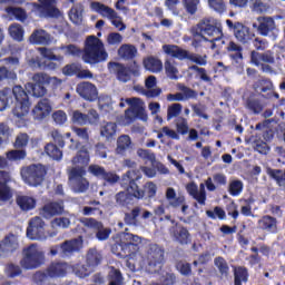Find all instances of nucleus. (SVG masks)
I'll return each mask as SVG.
<instances>
[{"label":"nucleus","mask_w":285,"mask_h":285,"mask_svg":"<svg viewBox=\"0 0 285 285\" xmlns=\"http://www.w3.org/2000/svg\"><path fill=\"white\" fill-rule=\"evenodd\" d=\"M142 66L145 69H147L149 72H153L154 75H157L164 70V62L161 61V59L155 56H148L147 58H144Z\"/></svg>","instance_id":"nucleus-32"},{"label":"nucleus","mask_w":285,"mask_h":285,"mask_svg":"<svg viewBox=\"0 0 285 285\" xmlns=\"http://www.w3.org/2000/svg\"><path fill=\"white\" fill-rule=\"evenodd\" d=\"M227 52H229V58L236 63H239L244 59V48L237 45L235 41H229L226 48Z\"/></svg>","instance_id":"nucleus-36"},{"label":"nucleus","mask_w":285,"mask_h":285,"mask_svg":"<svg viewBox=\"0 0 285 285\" xmlns=\"http://www.w3.org/2000/svg\"><path fill=\"white\" fill-rule=\"evenodd\" d=\"M47 273L51 279H57L59 277H66L68 275V263L66 262H51L47 266Z\"/></svg>","instance_id":"nucleus-27"},{"label":"nucleus","mask_w":285,"mask_h":285,"mask_svg":"<svg viewBox=\"0 0 285 285\" xmlns=\"http://www.w3.org/2000/svg\"><path fill=\"white\" fill-rule=\"evenodd\" d=\"M66 50L67 55H71V57H81L83 63H88L89 66H97V63L108 61L106 46L101 39L97 38V36H88L85 40L83 49L76 45H68Z\"/></svg>","instance_id":"nucleus-2"},{"label":"nucleus","mask_w":285,"mask_h":285,"mask_svg":"<svg viewBox=\"0 0 285 285\" xmlns=\"http://www.w3.org/2000/svg\"><path fill=\"white\" fill-rule=\"evenodd\" d=\"M76 92L85 101H97L99 99V89L97 86L90 81H82L77 85Z\"/></svg>","instance_id":"nucleus-16"},{"label":"nucleus","mask_w":285,"mask_h":285,"mask_svg":"<svg viewBox=\"0 0 285 285\" xmlns=\"http://www.w3.org/2000/svg\"><path fill=\"white\" fill-rule=\"evenodd\" d=\"M92 10L101 14V17H108V19H119L117 11L115 9L101 3V2H92L91 3Z\"/></svg>","instance_id":"nucleus-34"},{"label":"nucleus","mask_w":285,"mask_h":285,"mask_svg":"<svg viewBox=\"0 0 285 285\" xmlns=\"http://www.w3.org/2000/svg\"><path fill=\"white\" fill-rule=\"evenodd\" d=\"M141 238L135 234L126 233L111 246V253L121 259L135 255L139 250Z\"/></svg>","instance_id":"nucleus-5"},{"label":"nucleus","mask_w":285,"mask_h":285,"mask_svg":"<svg viewBox=\"0 0 285 285\" xmlns=\"http://www.w3.org/2000/svg\"><path fill=\"white\" fill-rule=\"evenodd\" d=\"M6 12L10 14L11 17H14L17 21H26L28 19V13L26 12V9L20 7H8L6 8Z\"/></svg>","instance_id":"nucleus-46"},{"label":"nucleus","mask_w":285,"mask_h":285,"mask_svg":"<svg viewBox=\"0 0 285 285\" xmlns=\"http://www.w3.org/2000/svg\"><path fill=\"white\" fill-rule=\"evenodd\" d=\"M50 112H52V106L47 98L41 99L32 109L33 119H37L38 121L46 119Z\"/></svg>","instance_id":"nucleus-28"},{"label":"nucleus","mask_w":285,"mask_h":285,"mask_svg":"<svg viewBox=\"0 0 285 285\" xmlns=\"http://www.w3.org/2000/svg\"><path fill=\"white\" fill-rule=\"evenodd\" d=\"M6 157L9 161H23L28 157L26 149H11L6 153Z\"/></svg>","instance_id":"nucleus-47"},{"label":"nucleus","mask_w":285,"mask_h":285,"mask_svg":"<svg viewBox=\"0 0 285 285\" xmlns=\"http://www.w3.org/2000/svg\"><path fill=\"white\" fill-rule=\"evenodd\" d=\"M254 92L264 97V99H271V92L275 90L273 81L269 78H261L254 81L252 86Z\"/></svg>","instance_id":"nucleus-23"},{"label":"nucleus","mask_w":285,"mask_h":285,"mask_svg":"<svg viewBox=\"0 0 285 285\" xmlns=\"http://www.w3.org/2000/svg\"><path fill=\"white\" fill-rule=\"evenodd\" d=\"M28 239H46V222L42 217L36 216L29 220L27 227Z\"/></svg>","instance_id":"nucleus-15"},{"label":"nucleus","mask_w":285,"mask_h":285,"mask_svg":"<svg viewBox=\"0 0 285 285\" xmlns=\"http://www.w3.org/2000/svg\"><path fill=\"white\" fill-rule=\"evenodd\" d=\"M29 39L35 46H50L52 43V36L43 29H36Z\"/></svg>","instance_id":"nucleus-29"},{"label":"nucleus","mask_w":285,"mask_h":285,"mask_svg":"<svg viewBox=\"0 0 285 285\" xmlns=\"http://www.w3.org/2000/svg\"><path fill=\"white\" fill-rule=\"evenodd\" d=\"M16 250H19V236L9 233L0 242V257H8V255H12Z\"/></svg>","instance_id":"nucleus-20"},{"label":"nucleus","mask_w":285,"mask_h":285,"mask_svg":"<svg viewBox=\"0 0 285 285\" xmlns=\"http://www.w3.org/2000/svg\"><path fill=\"white\" fill-rule=\"evenodd\" d=\"M181 92H176V94H169L167 96L168 101H188V99H197L199 97V94L195 90L191 89L190 87L187 86H180L179 88Z\"/></svg>","instance_id":"nucleus-25"},{"label":"nucleus","mask_w":285,"mask_h":285,"mask_svg":"<svg viewBox=\"0 0 285 285\" xmlns=\"http://www.w3.org/2000/svg\"><path fill=\"white\" fill-rule=\"evenodd\" d=\"M132 140L128 135H121L118 137L116 153L117 155H126V150L130 148Z\"/></svg>","instance_id":"nucleus-41"},{"label":"nucleus","mask_w":285,"mask_h":285,"mask_svg":"<svg viewBox=\"0 0 285 285\" xmlns=\"http://www.w3.org/2000/svg\"><path fill=\"white\" fill-rule=\"evenodd\" d=\"M33 82H28L26 85V88L31 92L32 97H45V95L48 92V88H51V90H57L61 83H63V80L57 78V77H50V75L46 72H37L32 76Z\"/></svg>","instance_id":"nucleus-4"},{"label":"nucleus","mask_w":285,"mask_h":285,"mask_svg":"<svg viewBox=\"0 0 285 285\" xmlns=\"http://www.w3.org/2000/svg\"><path fill=\"white\" fill-rule=\"evenodd\" d=\"M190 130V127L188 126V120L184 117H179L177 120H176V132L178 135H188Z\"/></svg>","instance_id":"nucleus-59"},{"label":"nucleus","mask_w":285,"mask_h":285,"mask_svg":"<svg viewBox=\"0 0 285 285\" xmlns=\"http://www.w3.org/2000/svg\"><path fill=\"white\" fill-rule=\"evenodd\" d=\"M46 175H48V167L41 164H31L20 169L22 181L31 188L42 186L43 181H46Z\"/></svg>","instance_id":"nucleus-7"},{"label":"nucleus","mask_w":285,"mask_h":285,"mask_svg":"<svg viewBox=\"0 0 285 285\" xmlns=\"http://www.w3.org/2000/svg\"><path fill=\"white\" fill-rule=\"evenodd\" d=\"M138 55L137 47L135 45H121L118 49V56L120 59H124L125 61H132L136 59Z\"/></svg>","instance_id":"nucleus-33"},{"label":"nucleus","mask_w":285,"mask_h":285,"mask_svg":"<svg viewBox=\"0 0 285 285\" xmlns=\"http://www.w3.org/2000/svg\"><path fill=\"white\" fill-rule=\"evenodd\" d=\"M16 204L24 212L33 210L37 206V200L30 196H18Z\"/></svg>","instance_id":"nucleus-39"},{"label":"nucleus","mask_w":285,"mask_h":285,"mask_svg":"<svg viewBox=\"0 0 285 285\" xmlns=\"http://www.w3.org/2000/svg\"><path fill=\"white\" fill-rule=\"evenodd\" d=\"M258 26L256 23L253 24V28H256L258 35L261 37H268V35H273L277 37V26L275 24V19L271 17H259L257 19Z\"/></svg>","instance_id":"nucleus-17"},{"label":"nucleus","mask_w":285,"mask_h":285,"mask_svg":"<svg viewBox=\"0 0 285 285\" xmlns=\"http://www.w3.org/2000/svg\"><path fill=\"white\" fill-rule=\"evenodd\" d=\"M248 4L254 14H266L271 10V6L263 0H248Z\"/></svg>","instance_id":"nucleus-38"},{"label":"nucleus","mask_w":285,"mask_h":285,"mask_svg":"<svg viewBox=\"0 0 285 285\" xmlns=\"http://www.w3.org/2000/svg\"><path fill=\"white\" fill-rule=\"evenodd\" d=\"M87 264L89 266H99L101 264V254L97 249H89L87 253Z\"/></svg>","instance_id":"nucleus-55"},{"label":"nucleus","mask_w":285,"mask_h":285,"mask_svg":"<svg viewBox=\"0 0 285 285\" xmlns=\"http://www.w3.org/2000/svg\"><path fill=\"white\" fill-rule=\"evenodd\" d=\"M116 66V77L118 81H122L124 83L130 81L131 75L134 77H139V65L137 61L132 62L131 67H126L122 63L115 62Z\"/></svg>","instance_id":"nucleus-19"},{"label":"nucleus","mask_w":285,"mask_h":285,"mask_svg":"<svg viewBox=\"0 0 285 285\" xmlns=\"http://www.w3.org/2000/svg\"><path fill=\"white\" fill-rule=\"evenodd\" d=\"M119 175L115 171H108L105 169V173L102 174V178H100L101 181H105V184H108V186H115V184H119Z\"/></svg>","instance_id":"nucleus-54"},{"label":"nucleus","mask_w":285,"mask_h":285,"mask_svg":"<svg viewBox=\"0 0 285 285\" xmlns=\"http://www.w3.org/2000/svg\"><path fill=\"white\" fill-rule=\"evenodd\" d=\"M81 248H83V236H78L77 238H71L59 245L51 246L49 255L65 259L66 257H72L75 253H80Z\"/></svg>","instance_id":"nucleus-8"},{"label":"nucleus","mask_w":285,"mask_h":285,"mask_svg":"<svg viewBox=\"0 0 285 285\" xmlns=\"http://www.w3.org/2000/svg\"><path fill=\"white\" fill-rule=\"evenodd\" d=\"M139 215H141V207H135L130 213L125 214V224L127 226H137V218Z\"/></svg>","instance_id":"nucleus-48"},{"label":"nucleus","mask_w":285,"mask_h":285,"mask_svg":"<svg viewBox=\"0 0 285 285\" xmlns=\"http://www.w3.org/2000/svg\"><path fill=\"white\" fill-rule=\"evenodd\" d=\"M214 264L218 268L220 275H224L225 277L228 275V271H230V268L228 267V263L224 257L222 256L216 257L214 259Z\"/></svg>","instance_id":"nucleus-60"},{"label":"nucleus","mask_w":285,"mask_h":285,"mask_svg":"<svg viewBox=\"0 0 285 285\" xmlns=\"http://www.w3.org/2000/svg\"><path fill=\"white\" fill-rule=\"evenodd\" d=\"M242 282H248V269L238 267L234 273V285H242Z\"/></svg>","instance_id":"nucleus-53"},{"label":"nucleus","mask_w":285,"mask_h":285,"mask_svg":"<svg viewBox=\"0 0 285 285\" xmlns=\"http://www.w3.org/2000/svg\"><path fill=\"white\" fill-rule=\"evenodd\" d=\"M12 104H16L12 109L13 119L18 124H26V117H28L32 104L28 91L21 85H14L12 89L6 87L0 90V112H3Z\"/></svg>","instance_id":"nucleus-1"},{"label":"nucleus","mask_w":285,"mask_h":285,"mask_svg":"<svg viewBox=\"0 0 285 285\" xmlns=\"http://www.w3.org/2000/svg\"><path fill=\"white\" fill-rule=\"evenodd\" d=\"M164 247L157 244H149L146 250L148 266H157L164 262Z\"/></svg>","instance_id":"nucleus-22"},{"label":"nucleus","mask_w":285,"mask_h":285,"mask_svg":"<svg viewBox=\"0 0 285 285\" xmlns=\"http://www.w3.org/2000/svg\"><path fill=\"white\" fill-rule=\"evenodd\" d=\"M169 233L174 242H177L180 246H188V244L193 242V236H190L188 228L179 223H176L175 226L169 229Z\"/></svg>","instance_id":"nucleus-18"},{"label":"nucleus","mask_w":285,"mask_h":285,"mask_svg":"<svg viewBox=\"0 0 285 285\" xmlns=\"http://www.w3.org/2000/svg\"><path fill=\"white\" fill-rule=\"evenodd\" d=\"M244 190V183L242 180H232L228 186V193L232 197H239Z\"/></svg>","instance_id":"nucleus-52"},{"label":"nucleus","mask_w":285,"mask_h":285,"mask_svg":"<svg viewBox=\"0 0 285 285\" xmlns=\"http://www.w3.org/2000/svg\"><path fill=\"white\" fill-rule=\"evenodd\" d=\"M100 135L107 139H112L117 135V125L115 122H106L100 128Z\"/></svg>","instance_id":"nucleus-49"},{"label":"nucleus","mask_w":285,"mask_h":285,"mask_svg":"<svg viewBox=\"0 0 285 285\" xmlns=\"http://www.w3.org/2000/svg\"><path fill=\"white\" fill-rule=\"evenodd\" d=\"M256 130H262V137L265 142L273 141L275 137V131L271 128V120H264L256 125Z\"/></svg>","instance_id":"nucleus-37"},{"label":"nucleus","mask_w":285,"mask_h":285,"mask_svg":"<svg viewBox=\"0 0 285 285\" xmlns=\"http://www.w3.org/2000/svg\"><path fill=\"white\" fill-rule=\"evenodd\" d=\"M206 215L209 219H219L220 222L226 219V210L219 206L214 207V210H206Z\"/></svg>","instance_id":"nucleus-56"},{"label":"nucleus","mask_w":285,"mask_h":285,"mask_svg":"<svg viewBox=\"0 0 285 285\" xmlns=\"http://www.w3.org/2000/svg\"><path fill=\"white\" fill-rule=\"evenodd\" d=\"M227 184L228 177H226L223 173L214 174L213 178L208 177L205 180V186L209 193H215V190H217V187L226 186Z\"/></svg>","instance_id":"nucleus-30"},{"label":"nucleus","mask_w":285,"mask_h":285,"mask_svg":"<svg viewBox=\"0 0 285 285\" xmlns=\"http://www.w3.org/2000/svg\"><path fill=\"white\" fill-rule=\"evenodd\" d=\"M183 3L187 14H197L200 0H183Z\"/></svg>","instance_id":"nucleus-61"},{"label":"nucleus","mask_w":285,"mask_h":285,"mask_svg":"<svg viewBox=\"0 0 285 285\" xmlns=\"http://www.w3.org/2000/svg\"><path fill=\"white\" fill-rule=\"evenodd\" d=\"M9 35L14 39V41H23V27L21 24H11L9 27Z\"/></svg>","instance_id":"nucleus-57"},{"label":"nucleus","mask_w":285,"mask_h":285,"mask_svg":"<svg viewBox=\"0 0 285 285\" xmlns=\"http://www.w3.org/2000/svg\"><path fill=\"white\" fill-rule=\"evenodd\" d=\"M71 122L76 126H86L90 124V116L81 112L80 110H72L70 114Z\"/></svg>","instance_id":"nucleus-44"},{"label":"nucleus","mask_w":285,"mask_h":285,"mask_svg":"<svg viewBox=\"0 0 285 285\" xmlns=\"http://www.w3.org/2000/svg\"><path fill=\"white\" fill-rule=\"evenodd\" d=\"M72 164L77 165L80 164V166H88L90 164V151L82 147L77 155L72 158Z\"/></svg>","instance_id":"nucleus-43"},{"label":"nucleus","mask_w":285,"mask_h":285,"mask_svg":"<svg viewBox=\"0 0 285 285\" xmlns=\"http://www.w3.org/2000/svg\"><path fill=\"white\" fill-rule=\"evenodd\" d=\"M80 224H82L83 227H77L80 233L85 237H92V234H96V239L98 242H106L110 237V234L112 233V229L105 228L104 223L101 220H97L92 217H82L79 219Z\"/></svg>","instance_id":"nucleus-6"},{"label":"nucleus","mask_w":285,"mask_h":285,"mask_svg":"<svg viewBox=\"0 0 285 285\" xmlns=\"http://www.w3.org/2000/svg\"><path fill=\"white\" fill-rule=\"evenodd\" d=\"M164 68L168 79H178L177 75H179V69L175 66V60L167 58L165 60Z\"/></svg>","instance_id":"nucleus-45"},{"label":"nucleus","mask_w":285,"mask_h":285,"mask_svg":"<svg viewBox=\"0 0 285 285\" xmlns=\"http://www.w3.org/2000/svg\"><path fill=\"white\" fill-rule=\"evenodd\" d=\"M227 28L233 30L235 39L246 46V43H250L253 39H255V32L250 30L246 24L242 22H233V20H226Z\"/></svg>","instance_id":"nucleus-12"},{"label":"nucleus","mask_w":285,"mask_h":285,"mask_svg":"<svg viewBox=\"0 0 285 285\" xmlns=\"http://www.w3.org/2000/svg\"><path fill=\"white\" fill-rule=\"evenodd\" d=\"M87 171L91 177H96V179H101L104 177V173L106 171L105 167H101L99 165H89Z\"/></svg>","instance_id":"nucleus-64"},{"label":"nucleus","mask_w":285,"mask_h":285,"mask_svg":"<svg viewBox=\"0 0 285 285\" xmlns=\"http://www.w3.org/2000/svg\"><path fill=\"white\" fill-rule=\"evenodd\" d=\"M73 273L77 277L83 279V277H88V275H90V265L78 263L73 266Z\"/></svg>","instance_id":"nucleus-58"},{"label":"nucleus","mask_w":285,"mask_h":285,"mask_svg":"<svg viewBox=\"0 0 285 285\" xmlns=\"http://www.w3.org/2000/svg\"><path fill=\"white\" fill-rule=\"evenodd\" d=\"M33 9L41 17H48L49 19H59L61 17V11L57 8V0H38V3H33Z\"/></svg>","instance_id":"nucleus-14"},{"label":"nucleus","mask_w":285,"mask_h":285,"mask_svg":"<svg viewBox=\"0 0 285 285\" xmlns=\"http://www.w3.org/2000/svg\"><path fill=\"white\" fill-rule=\"evenodd\" d=\"M186 190L193 199H195L200 206H206V195L204 191H199V187H197V184L189 183L186 186Z\"/></svg>","instance_id":"nucleus-35"},{"label":"nucleus","mask_w":285,"mask_h":285,"mask_svg":"<svg viewBox=\"0 0 285 285\" xmlns=\"http://www.w3.org/2000/svg\"><path fill=\"white\" fill-rule=\"evenodd\" d=\"M258 227L261 228V230H265L266 233L276 235V233L278 232L277 218L271 215H265L258 220Z\"/></svg>","instance_id":"nucleus-31"},{"label":"nucleus","mask_w":285,"mask_h":285,"mask_svg":"<svg viewBox=\"0 0 285 285\" xmlns=\"http://www.w3.org/2000/svg\"><path fill=\"white\" fill-rule=\"evenodd\" d=\"M197 30L196 37L209 41L212 50L224 46V31L219 20L213 17L203 18L197 24Z\"/></svg>","instance_id":"nucleus-3"},{"label":"nucleus","mask_w":285,"mask_h":285,"mask_svg":"<svg viewBox=\"0 0 285 285\" xmlns=\"http://www.w3.org/2000/svg\"><path fill=\"white\" fill-rule=\"evenodd\" d=\"M137 155H138V157H140V159H145L146 161H150V164H155V161H157V156L150 149L139 148L137 150Z\"/></svg>","instance_id":"nucleus-63"},{"label":"nucleus","mask_w":285,"mask_h":285,"mask_svg":"<svg viewBox=\"0 0 285 285\" xmlns=\"http://www.w3.org/2000/svg\"><path fill=\"white\" fill-rule=\"evenodd\" d=\"M71 184L75 193H86V190L90 188V181L86 178H80V180H76Z\"/></svg>","instance_id":"nucleus-62"},{"label":"nucleus","mask_w":285,"mask_h":285,"mask_svg":"<svg viewBox=\"0 0 285 285\" xmlns=\"http://www.w3.org/2000/svg\"><path fill=\"white\" fill-rule=\"evenodd\" d=\"M116 205L119 206V208H128L135 199L134 196H131L128 191H119L115 195Z\"/></svg>","instance_id":"nucleus-40"},{"label":"nucleus","mask_w":285,"mask_h":285,"mask_svg":"<svg viewBox=\"0 0 285 285\" xmlns=\"http://www.w3.org/2000/svg\"><path fill=\"white\" fill-rule=\"evenodd\" d=\"M45 153L55 161H61L63 158V151L57 147V145L49 142L45 146Z\"/></svg>","instance_id":"nucleus-42"},{"label":"nucleus","mask_w":285,"mask_h":285,"mask_svg":"<svg viewBox=\"0 0 285 285\" xmlns=\"http://www.w3.org/2000/svg\"><path fill=\"white\" fill-rule=\"evenodd\" d=\"M128 108L125 111L126 124H132L135 119H141V121H148V115L146 114V108L144 107V101L140 98H127L126 99Z\"/></svg>","instance_id":"nucleus-11"},{"label":"nucleus","mask_w":285,"mask_h":285,"mask_svg":"<svg viewBox=\"0 0 285 285\" xmlns=\"http://www.w3.org/2000/svg\"><path fill=\"white\" fill-rule=\"evenodd\" d=\"M245 108L250 115H262L264 108H266V102L255 96V94H252L245 100Z\"/></svg>","instance_id":"nucleus-26"},{"label":"nucleus","mask_w":285,"mask_h":285,"mask_svg":"<svg viewBox=\"0 0 285 285\" xmlns=\"http://www.w3.org/2000/svg\"><path fill=\"white\" fill-rule=\"evenodd\" d=\"M69 181L72 184L79 181L86 177V168L83 167H72L68 174Z\"/></svg>","instance_id":"nucleus-51"},{"label":"nucleus","mask_w":285,"mask_h":285,"mask_svg":"<svg viewBox=\"0 0 285 285\" xmlns=\"http://www.w3.org/2000/svg\"><path fill=\"white\" fill-rule=\"evenodd\" d=\"M166 199L167 202H169V206H171V208H180L181 206V213L183 215H186V212L188 210V205H186L185 196H177V191H175V188L168 187L166 190Z\"/></svg>","instance_id":"nucleus-24"},{"label":"nucleus","mask_w":285,"mask_h":285,"mask_svg":"<svg viewBox=\"0 0 285 285\" xmlns=\"http://www.w3.org/2000/svg\"><path fill=\"white\" fill-rule=\"evenodd\" d=\"M22 255L23 257L20 261V265L24 271H35L46 263V255L37 248L36 244L24 247Z\"/></svg>","instance_id":"nucleus-9"},{"label":"nucleus","mask_w":285,"mask_h":285,"mask_svg":"<svg viewBox=\"0 0 285 285\" xmlns=\"http://www.w3.org/2000/svg\"><path fill=\"white\" fill-rule=\"evenodd\" d=\"M141 179V173L139 170H128L124 176V181H128L127 193H130L135 199H144L146 197V190L140 189L137 181Z\"/></svg>","instance_id":"nucleus-13"},{"label":"nucleus","mask_w":285,"mask_h":285,"mask_svg":"<svg viewBox=\"0 0 285 285\" xmlns=\"http://www.w3.org/2000/svg\"><path fill=\"white\" fill-rule=\"evenodd\" d=\"M163 51L168 57H171V59H178V61L188 59V61H193V63H197V66H206L208 63L206 58L197 53H190V51L185 50L177 45H164Z\"/></svg>","instance_id":"nucleus-10"},{"label":"nucleus","mask_w":285,"mask_h":285,"mask_svg":"<svg viewBox=\"0 0 285 285\" xmlns=\"http://www.w3.org/2000/svg\"><path fill=\"white\" fill-rule=\"evenodd\" d=\"M32 279H33L35 284L47 285V284H50V279H52V277L47 272V269H43V271L36 272L33 274Z\"/></svg>","instance_id":"nucleus-50"},{"label":"nucleus","mask_w":285,"mask_h":285,"mask_svg":"<svg viewBox=\"0 0 285 285\" xmlns=\"http://www.w3.org/2000/svg\"><path fill=\"white\" fill-rule=\"evenodd\" d=\"M63 203L49 202L40 208L39 215L43 217V219H52V217H57V215H63Z\"/></svg>","instance_id":"nucleus-21"}]
</instances>
